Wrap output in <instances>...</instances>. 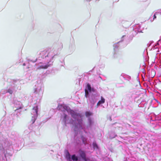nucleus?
Instances as JSON below:
<instances>
[{
	"label": "nucleus",
	"mask_w": 161,
	"mask_h": 161,
	"mask_svg": "<svg viewBox=\"0 0 161 161\" xmlns=\"http://www.w3.org/2000/svg\"><path fill=\"white\" fill-rule=\"evenodd\" d=\"M105 101V99L102 97H101V100H100L97 103V105L99 106L101 104H103L104 103Z\"/></svg>",
	"instance_id": "7ed1b4c3"
},
{
	"label": "nucleus",
	"mask_w": 161,
	"mask_h": 161,
	"mask_svg": "<svg viewBox=\"0 0 161 161\" xmlns=\"http://www.w3.org/2000/svg\"><path fill=\"white\" fill-rule=\"evenodd\" d=\"M67 114H64V120L65 122H66V118L67 117Z\"/></svg>",
	"instance_id": "4468645a"
},
{
	"label": "nucleus",
	"mask_w": 161,
	"mask_h": 161,
	"mask_svg": "<svg viewBox=\"0 0 161 161\" xmlns=\"http://www.w3.org/2000/svg\"><path fill=\"white\" fill-rule=\"evenodd\" d=\"M72 159L73 161H77L78 159L77 157L75 156V155H73L72 156Z\"/></svg>",
	"instance_id": "423d86ee"
},
{
	"label": "nucleus",
	"mask_w": 161,
	"mask_h": 161,
	"mask_svg": "<svg viewBox=\"0 0 161 161\" xmlns=\"http://www.w3.org/2000/svg\"><path fill=\"white\" fill-rule=\"evenodd\" d=\"M92 113L88 111H86L85 113V115L86 117H89L92 115Z\"/></svg>",
	"instance_id": "0eeeda50"
},
{
	"label": "nucleus",
	"mask_w": 161,
	"mask_h": 161,
	"mask_svg": "<svg viewBox=\"0 0 161 161\" xmlns=\"http://www.w3.org/2000/svg\"><path fill=\"white\" fill-rule=\"evenodd\" d=\"M35 119H34V120H33V122H32V124L34 123V122H35Z\"/></svg>",
	"instance_id": "dca6fc26"
},
{
	"label": "nucleus",
	"mask_w": 161,
	"mask_h": 161,
	"mask_svg": "<svg viewBox=\"0 0 161 161\" xmlns=\"http://www.w3.org/2000/svg\"><path fill=\"white\" fill-rule=\"evenodd\" d=\"M58 108L60 109H63L62 110L64 111L65 110H67V108L66 106H64L62 105H58Z\"/></svg>",
	"instance_id": "f03ea898"
},
{
	"label": "nucleus",
	"mask_w": 161,
	"mask_h": 161,
	"mask_svg": "<svg viewBox=\"0 0 161 161\" xmlns=\"http://www.w3.org/2000/svg\"><path fill=\"white\" fill-rule=\"evenodd\" d=\"M156 15H155V14H154L153 16V19H156Z\"/></svg>",
	"instance_id": "2eb2a0df"
},
{
	"label": "nucleus",
	"mask_w": 161,
	"mask_h": 161,
	"mask_svg": "<svg viewBox=\"0 0 161 161\" xmlns=\"http://www.w3.org/2000/svg\"><path fill=\"white\" fill-rule=\"evenodd\" d=\"M89 94V92L86 89L85 90V96L86 97H87V96Z\"/></svg>",
	"instance_id": "1a4fd4ad"
},
{
	"label": "nucleus",
	"mask_w": 161,
	"mask_h": 161,
	"mask_svg": "<svg viewBox=\"0 0 161 161\" xmlns=\"http://www.w3.org/2000/svg\"><path fill=\"white\" fill-rule=\"evenodd\" d=\"M150 75L151 77L153 78L155 75V72L153 69H151V71L149 72Z\"/></svg>",
	"instance_id": "20e7f679"
},
{
	"label": "nucleus",
	"mask_w": 161,
	"mask_h": 161,
	"mask_svg": "<svg viewBox=\"0 0 161 161\" xmlns=\"http://www.w3.org/2000/svg\"><path fill=\"white\" fill-rule=\"evenodd\" d=\"M87 88L88 90L89 91H91V85L89 84H87Z\"/></svg>",
	"instance_id": "9b49d317"
},
{
	"label": "nucleus",
	"mask_w": 161,
	"mask_h": 161,
	"mask_svg": "<svg viewBox=\"0 0 161 161\" xmlns=\"http://www.w3.org/2000/svg\"><path fill=\"white\" fill-rule=\"evenodd\" d=\"M156 161H161V157H158L156 159Z\"/></svg>",
	"instance_id": "ddd939ff"
},
{
	"label": "nucleus",
	"mask_w": 161,
	"mask_h": 161,
	"mask_svg": "<svg viewBox=\"0 0 161 161\" xmlns=\"http://www.w3.org/2000/svg\"><path fill=\"white\" fill-rule=\"evenodd\" d=\"M79 153L80 156L82 158V159L85 161H87V160L86 158V155L84 152L81 150H80Z\"/></svg>",
	"instance_id": "f257e3e1"
},
{
	"label": "nucleus",
	"mask_w": 161,
	"mask_h": 161,
	"mask_svg": "<svg viewBox=\"0 0 161 161\" xmlns=\"http://www.w3.org/2000/svg\"><path fill=\"white\" fill-rule=\"evenodd\" d=\"M49 65H42L40 66L41 68L44 69H47Z\"/></svg>",
	"instance_id": "6e6552de"
},
{
	"label": "nucleus",
	"mask_w": 161,
	"mask_h": 161,
	"mask_svg": "<svg viewBox=\"0 0 161 161\" xmlns=\"http://www.w3.org/2000/svg\"><path fill=\"white\" fill-rule=\"evenodd\" d=\"M36 114H37V111L36 110Z\"/></svg>",
	"instance_id": "f3484780"
},
{
	"label": "nucleus",
	"mask_w": 161,
	"mask_h": 161,
	"mask_svg": "<svg viewBox=\"0 0 161 161\" xmlns=\"http://www.w3.org/2000/svg\"><path fill=\"white\" fill-rule=\"evenodd\" d=\"M93 145L94 148H98V147L97 144L96 143H93Z\"/></svg>",
	"instance_id": "9d476101"
},
{
	"label": "nucleus",
	"mask_w": 161,
	"mask_h": 161,
	"mask_svg": "<svg viewBox=\"0 0 161 161\" xmlns=\"http://www.w3.org/2000/svg\"><path fill=\"white\" fill-rule=\"evenodd\" d=\"M8 92L10 94H11L13 93V91L10 89H8Z\"/></svg>",
	"instance_id": "f8f14e48"
},
{
	"label": "nucleus",
	"mask_w": 161,
	"mask_h": 161,
	"mask_svg": "<svg viewBox=\"0 0 161 161\" xmlns=\"http://www.w3.org/2000/svg\"><path fill=\"white\" fill-rule=\"evenodd\" d=\"M67 153L66 155V158L68 160H70V156L69 153L68 151H66Z\"/></svg>",
	"instance_id": "39448f33"
}]
</instances>
